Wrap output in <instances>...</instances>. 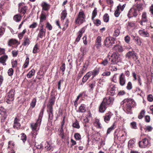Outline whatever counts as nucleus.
<instances>
[{
    "label": "nucleus",
    "mask_w": 153,
    "mask_h": 153,
    "mask_svg": "<svg viewBox=\"0 0 153 153\" xmlns=\"http://www.w3.org/2000/svg\"><path fill=\"white\" fill-rule=\"evenodd\" d=\"M135 102L131 99H127V102L126 104V106L124 109V111H126V112L127 114H131L132 112L131 109L135 105Z\"/></svg>",
    "instance_id": "f257e3e1"
},
{
    "label": "nucleus",
    "mask_w": 153,
    "mask_h": 153,
    "mask_svg": "<svg viewBox=\"0 0 153 153\" xmlns=\"http://www.w3.org/2000/svg\"><path fill=\"white\" fill-rule=\"evenodd\" d=\"M43 111L42 110L40 112L38 119L35 124H31V127L33 131H37L39 129L41 123L42 118L43 115Z\"/></svg>",
    "instance_id": "f03ea898"
},
{
    "label": "nucleus",
    "mask_w": 153,
    "mask_h": 153,
    "mask_svg": "<svg viewBox=\"0 0 153 153\" xmlns=\"http://www.w3.org/2000/svg\"><path fill=\"white\" fill-rule=\"evenodd\" d=\"M109 59L111 61V62L110 63V64H117L120 60L119 56L116 53H113L111 56V58H109Z\"/></svg>",
    "instance_id": "7ed1b4c3"
},
{
    "label": "nucleus",
    "mask_w": 153,
    "mask_h": 153,
    "mask_svg": "<svg viewBox=\"0 0 153 153\" xmlns=\"http://www.w3.org/2000/svg\"><path fill=\"white\" fill-rule=\"evenodd\" d=\"M15 91L13 89H11L10 91L8 93L6 99L7 100V102L8 103H10V102H12L14 99V92Z\"/></svg>",
    "instance_id": "20e7f679"
},
{
    "label": "nucleus",
    "mask_w": 153,
    "mask_h": 153,
    "mask_svg": "<svg viewBox=\"0 0 153 153\" xmlns=\"http://www.w3.org/2000/svg\"><path fill=\"white\" fill-rule=\"evenodd\" d=\"M85 16L82 11H80L77 18L76 20V22L79 24H80L85 21Z\"/></svg>",
    "instance_id": "39448f33"
},
{
    "label": "nucleus",
    "mask_w": 153,
    "mask_h": 153,
    "mask_svg": "<svg viewBox=\"0 0 153 153\" xmlns=\"http://www.w3.org/2000/svg\"><path fill=\"white\" fill-rule=\"evenodd\" d=\"M115 39L112 37H107L104 41V45L107 47L111 46L113 44H114Z\"/></svg>",
    "instance_id": "423d86ee"
},
{
    "label": "nucleus",
    "mask_w": 153,
    "mask_h": 153,
    "mask_svg": "<svg viewBox=\"0 0 153 153\" xmlns=\"http://www.w3.org/2000/svg\"><path fill=\"white\" fill-rule=\"evenodd\" d=\"M150 143L149 140L146 138H145L143 139L141 141L139 142V145L141 148H145Z\"/></svg>",
    "instance_id": "0eeeda50"
},
{
    "label": "nucleus",
    "mask_w": 153,
    "mask_h": 153,
    "mask_svg": "<svg viewBox=\"0 0 153 153\" xmlns=\"http://www.w3.org/2000/svg\"><path fill=\"white\" fill-rule=\"evenodd\" d=\"M126 57L128 59H130L132 57V59L135 61L137 59L138 56L136 53L134 51H129L126 55Z\"/></svg>",
    "instance_id": "6e6552de"
},
{
    "label": "nucleus",
    "mask_w": 153,
    "mask_h": 153,
    "mask_svg": "<svg viewBox=\"0 0 153 153\" xmlns=\"http://www.w3.org/2000/svg\"><path fill=\"white\" fill-rule=\"evenodd\" d=\"M114 99L113 97H109L107 98H105L102 102L107 105H112L113 104Z\"/></svg>",
    "instance_id": "1a4fd4ad"
},
{
    "label": "nucleus",
    "mask_w": 153,
    "mask_h": 153,
    "mask_svg": "<svg viewBox=\"0 0 153 153\" xmlns=\"http://www.w3.org/2000/svg\"><path fill=\"white\" fill-rule=\"evenodd\" d=\"M138 10L135 9H131L128 14V16L129 18L132 16L136 17L138 15Z\"/></svg>",
    "instance_id": "9d476101"
},
{
    "label": "nucleus",
    "mask_w": 153,
    "mask_h": 153,
    "mask_svg": "<svg viewBox=\"0 0 153 153\" xmlns=\"http://www.w3.org/2000/svg\"><path fill=\"white\" fill-rule=\"evenodd\" d=\"M116 87L115 85H110L108 88L109 94L111 96L114 95L116 93Z\"/></svg>",
    "instance_id": "9b49d317"
},
{
    "label": "nucleus",
    "mask_w": 153,
    "mask_h": 153,
    "mask_svg": "<svg viewBox=\"0 0 153 153\" xmlns=\"http://www.w3.org/2000/svg\"><path fill=\"white\" fill-rule=\"evenodd\" d=\"M119 83L121 86H124L126 83V79L125 76L123 73H121L120 75Z\"/></svg>",
    "instance_id": "f8f14e48"
},
{
    "label": "nucleus",
    "mask_w": 153,
    "mask_h": 153,
    "mask_svg": "<svg viewBox=\"0 0 153 153\" xmlns=\"http://www.w3.org/2000/svg\"><path fill=\"white\" fill-rule=\"evenodd\" d=\"M107 108L106 104L102 101L99 107V111L100 112L103 113L106 110Z\"/></svg>",
    "instance_id": "ddd939ff"
},
{
    "label": "nucleus",
    "mask_w": 153,
    "mask_h": 153,
    "mask_svg": "<svg viewBox=\"0 0 153 153\" xmlns=\"http://www.w3.org/2000/svg\"><path fill=\"white\" fill-rule=\"evenodd\" d=\"M111 116V113L110 112L105 114L103 117L104 121L106 123H108L109 121Z\"/></svg>",
    "instance_id": "4468645a"
},
{
    "label": "nucleus",
    "mask_w": 153,
    "mask_h": 153,
    "mask_svg": "<svg viewBox=\"0 0 153 153\" xmlns=\"http://www.w3.org/2000/svg\"><path fill=\"white\" fill-rule=\"evenodd\" d=\"M101 38L100 36H98L96 40L95 46L97 48L99 49L101 46Z\"/></svg>",
    "instance_id": "2eb2a0df"
},
{
    "label": "nucleus",
    "mask_w": 153,
    "mask_h": 153,
    "mask_svg": "<svg viewBox=\"0 0 153 153\" xmlns=\"http://www.w3.org/2000/svg\"><path fill=\"white\" fill-rule=\"evenodd\" d=\"M133 40L134 42L136 43V44L139 46H141L142 45V41L140 38L138 36H134Z\"/></svg>",
    "instance_id": "dca6fc26"
},
{
    "label": "nucleus",
    "mask_w": 153,
    "mask_h": 153,
    "mask_svg": "<svg viewBox=\"0 0 153 153\" xmlns=\"http://www.w3.org/2000/svg\"><path fill=\"white\" fill-rule=\"evenodd\" d=\"M139 33L140 35L145 37H148L149 35V33L144 29L139 30Z\"/></svg>",
    "instance_id": "f3484780"
},
{
    "label": "nucleus",
    "mask_w": 153,
    "mask_h": 153,
    "mask_svg": "<svg viewBox=\"0 0 153 153\" xmlns=\"http://www.w3.org/2000/svg\"><path fill=\"white\" fill-rule=\"evenodd\" d=\"M46 30L45 29L41 28L39 31V33L38 34V36L40 38H42L43 36H44L45 34Z\"/></svg>",
    "instance_id": "a211bd4d"
},
{
    "label": "nucleus",
    "mask_w": 153,
    "mask_h": 153,
    "mask_svg": "<svg viewBox=\"0 0 153 153\" xmlns=\"http://www.w3.org/2000/svg\"><path fill=\"white\" fill-rule=\"evenodd\" d=\"M7 58V56L6 55L1 56L0 58V62L2 63L4 65H6L5 62Z\"/></svg>",
    "instance_id": "6ab92c4d"
},
{
    "label": "nucleus",
    "mask_w": 153,
    "mask_h": 153,
    "mask_svg": "<svg viewBox=\"0 0 153 153\" xmlns=\"http://www.w3.org/2000/svg\"><path fill=\"white\" fill-rule=\"evenodd\" d=\"M30 40L27 37L25 36L24 38V42L22 43V45L24 46H26L30 44Z\"/></svg>",
    "instance_id": "aec40b11"
},
{
    "label": "nucleus",
    "mask_w": 153,
    "mask_h": 153,
    "mask_svg": "<svg viewBox=\"0 0 153 153\" xmlns=\"http://www.w3.org/2000/svg\"><path fill=\"white\" fill-rule=\"evenodd\" d=\"M113 49L117 51L121 52L123 51V49L121 46L116 45L113 48Z\"/></svg>",
    "instance_id": "412c9836"
},
{
    "label": "nucleus",
    "mask_w": 153,
    "mask_h": 153,
    "mask_svg": "<svg viewBox=\"0 0 153 153\" xmlns=\"http://www.w3.org/2000/svg\"><path fill=\"white\" fill-rule=\"evenodd\" d=\"M18 42V41L15 39H10L8 42V44L9 46H10L12 45H14Z\"/></svg>",
    "instance_id": "4be33fe9"
},
{
    "label": "nucleus",
    "mask_w": 153,
    "mask_h": 153,
    "mask_svg": "<svg viewBox=\"0 0 153 153\" xmlns=\"http://www.w3.org/2000/svg\"><path fill=\"white\" fill-rule=\"evenodd\" d=\"M86 111V110L85 105L83 104H82L79 107L77 112L84 113Z\"/></svg>",
    "instance_id": "5701e85b"
},
{
    "label": "nucleus",
    "mask_w": 153,
    "mask_h": 153,
    "mask_svg": "<svg viewBox=\"0 0 153 153\" xmlns=\"http://www.w3.org/2000/svg\"><path fill=\"white\" fill-rule=\"evenodd\" d=\"M42 9L45 10H48L49 9V5L46 2H44L42 3Z\"/></svg>",
    "instance_id": "b1692460"
},
{
    "label": "nucleus",
    "mask_w": 153,
    "mask_h": 153,
    "mask_svg": "<svg viewBox=\"0 0 153 153\" xmlns=\"http://www.w3.org/2000/svg\"><path fill=\"white\" fill-rule=\"evenodd\" d=\"M27 9V7L26 6H24L22 7L19 11L20 13L22 14H25L26 13V11Z\"/></svg>",
    "instance_id": "393cba45"
},
{
    "label": "nucleus",
    "mask_w": 153,
    "mask_h": 153,
    "mask_svg": "<svg viewBox=\"0 0 153 153\" xmlns=\"http://www.w3.org/2000/svg\"><path fill=\"white\" fill-rule=\"evenodd\" d=\"M46 16L45 13L42 12L40 16V22H42L43 21L46 20Z\"/></svg>",
    "instance_id": "a878e982"
},
{
    "label": "nucleus",
    "mask_w": 153,
    "mask_h": 153,
    "mask_svg": "<svg viewBox=\"0 0 153 153\" xmlns=\"http://www.w3.org/2000/svg\"><path fill=\"white\" fill-rule=\"evenodd\" d=\"M120 4L117 7L116 10L114 12V15L116 17H118L119 16L120 14Z\"/></svg>",
    "instance_id": "bb28decb"
},
{
    "label": "nucleus",
    "mask_w": 153,
    "mask_h": 153,
    "mask_svg": "<svg viewBox=\"0 0 153 153\" xmlns=\"http://www.w3.org/2000/svg\"><path fill=\"white\" fill-rule=\"evenodd\" d=\"M142 21H143L144 22H146L147 21V19L146 13L145 12H143L142 13Z\"/></svg>",
    "instance_id": "cd10ccee"
},
{
    "label": "nucleus",
    "mask_w": 153,
    "mask_h": 153,
    "mask_svg": "<svg viewBox=\"0 0 153 153\" xmlns=\"http://www.w3.org/2000/svg\"><path fill=\"white\" fill-rule=\"evenodd\" d=\"M67 12L65 10H63L61 14V20H64L67 15Z\"/></svg>",
    "instance_id": "c85d7f7f"
},
{
    "label": "nucleus",
    "mask_w": 153,
    "mask_h": 153,
    "mask_svg": "<svg viewBox=\"0 0 153 153\" xmlns=\"http://www.w3.org/2000/svg\"><path fill=\"white\" fill-rule=\"evenodd\" d=\"M13 19L16 22L20 21L21 19V17L20 15L16 14L13 17Z\"/></svg>",
    "instance_id": "c756f323"
},
{
    "label": "nucleus",
    "mask_w": 153,
    "mask_h": 153,
    "mask_svg": "<svg viewBox=\"0 0 153 153\" xmlns=\"http://www.w3.org/2000/svg\"><path fill=\"white\" fill-rule=\"evenodd\" d=\"M35 71L34 70L32 69L27 74V77L28 78H31L32 76L35 74Z\"/></svg>",
    "instance_id": "7c9ffc66"
},
{
    "label": "nucleus",
    "mask_w": 153,
    "mask_h": 153,
    "mask_svg": "<svg viewBox=\"0 0 153 153\" xmlns=\"http://www.w3.org/2000/svg\"><path fill=\"white\" fill-rule=\"evenodd\" d=\"M48 146H46L45 147L46 149V150L47 151H53V146H52L51 145L49 144L48 143Z\"/></svg>",
    "instance_id": "2f4dec72"
},
{
    "label": "nucleus",
    "mask_w": 153,
    "mask_h": 153,
    "mask_svg": "<svg viewBox=\"0 0 153 153\" xmlns=\"http://www.w3.org/2000/svg\"><path fill=\"white\" fill-rule=\"evenodd\" d=\"M135 140L133 139L132 140H130L128 142V147L129 148H132L134 144Z\"/></svg>",
    "instance_id": "473e14b6"
},
{
    "label": "nucleus",
    "mask_w": 153,
    "mask_h": 153,
    "mask_svg": "<svg viewBox=\"0 0 153 153\" xmlns=\"http://www.w3.org/2000/svg\"><path fill=\"white\" fill-rule=\"evenodd\" d=\"M135 26V23L134 22H128V23L127 27L128 28L134 27Z\"/></svg>",
    "instance_id": "72a5a7b5"
},
{
    "label": "nucleus",
    "mask_w": 153,
    "mask_h": 153,
    "mask_svg": "<svg viewBox=\"0 0 153 153\" xmlns=\"http://www.w3.org/2000/svg\"><path fill=\"white\" fill-rule=\"evenodd\" d=\"M47 111L48 112H53V105L48 104L47 105Z\"/></svg>",
    "instance_id": "f704fd0d"
},
{
    "label": "nucleus",
    "mask_w": 153,
    "mask_h": 153,
    "mask_svg": "<svg viewBox=\"0 0 153 153\" xmlns=\"http://www.w3.org/2000/svg\"><path fill=\"white\" fill-rule=\"evenodd\" d=\"M145 112L144 110H142L138 116V118L140 119H142L144 116Z\"/></svg>",
    "instance_id": "c9c22d12"
},
{
    "label": "nucleus",
    "mask_w": 153,
    "mask_h": 153,
    "mask_svg": "<svg viewBox=\"0 0 153 153\" xmlns=\"http://www.w3.org/2000/svg\"><path fill=\"white\" fill-rule=\"evenodd\" d=\"M20 136L21 137V140L23 142H25L26 141L27 139L26 135L24 133H22L20 134Z\"/></svg>",
    "instance_id": "e433bc0d"
},
{
    "label": "nucleus",
    "mask_w": 153,
    "mask_h": 153,
    "mask_svg": "<svg viewBox=\"0 0 153 153\" xmlns=\"http://www.w3.org/2000/svg\"><path fill=\"white\" fill-rule=\"evenodd\" d=\"M36 102V98H34L30 103V106L32 108H33L35 107Z\"/></svg>",
    "instance_id": "4c0bfd02"
},
{
    "label": "nucleus",
    "mask_w": 153,
    "mask_h": 153,
    "mask_svg": "<svg viewBox=\"0 0 153 153\" xmlns=\"http://www.w3.org/2000/svg\"><path fill=\"white\" fill-rule=\"evenodd\" d=\"M103 19L105 22H108L109 20V16L107 13H105L103 17Z\"/></svg>",
    "instance_id": "58836bf2"
},
{
    "label": "nucleus",
    "mask_w": 153,
    "mask_h": 153,
    "mask_svg": "<svg viewBox=\"0 0 153 153\" xmlns=\"http://www.w3.org/2000/svg\"><path fill=\"white\" fill-rule=\"evenodd\" d=\"M153 129V127L151 126H146L145 128H144V129L145 130L147 131L148 132L151 131Z\"/></svg>",
    "instance_id": "ea45409f"
},
{
    "label": "nucleus",
    "mask_w": 153,
    "mask_h": 153,
    "mask_svg": "<svg viewBox=\"0 0 153 153\" xmlns=\"http://www.w3.org/2000/svg\"><path fill=\"white\" fill-rule=\"evenodd\" d=\"M26 32V29H25L23 30L22 32L18 34V37L20 39H21L22 38L24 34Z\"/></svg>",
    "instance_id": "a19ab883"
},
{
    "label": "nucleus",
    "mask_w": 153,
    "mask_h": 153,
    "mask_svg": "<svg viewBox=\"0 0 153 153\" xmlns=\"http://www.w3.org/2000/svg\"><path fill=\"white\" fill-rule=\"evenodd\" d=\"M91 74L92 75L91 79H93L95 76L98 74L99 73V71L97 70H94L92 72H91Z\"/></svg>",
    "instance_id": "79ce46f5"
},
{
    "label": "nucleus",
    "mask_w": 153,
    "mask_h": 153,
    "mask_svg": "<svg viewBox=\"0 0 153 153\" xmlns=\"http://www.w3.org/2000/svg\"><path fill=\"white\" fill-rule=\"evenodd\" d=\"M55 101V97H53L50 99L48 104L53 105Z\"/></svg>",
    "instance_id": "37998d69"
},
{
    "label": "nucleus",
    "mask_w": 153,
    "mask_h": 153,
    "mask_svg": "<svg viewBox=\"0 0 153 153\" xmlns=\"http://www.w3.org/2000/svg\"><path fill=\"white\" fill-rule=\"evenodd\" d=\"M39 50V47L37 44H36L34 47L33 51V53H36L38 52Z\"/></svg>",
    "instance_id": "c03bdc74"
},
{
    "label": "nucleus",
    "mask_w": 153,
    "mask_h": 153,
    "mask_svg": "<svg viewBox=\"0 0 153 153\" xmlns=\"http://www.w3.org/2000/svg\"><path fill=\"white\" fill-rule=\"evenodd\" d=\"M105 81L103 79H99L98 82V85H100L101 87L104 84Z\"/></svg>",
    "instance_id": "a18cd8bd"
},
{
    "label": "nucleus",
    "mask_w": 153,
    "mask_h": 153,
    "mask_svg": "<svg viewBox=\"0 0 153 153\" xmlns=\"http://www.w3.org/2000/svg\"><path fill=\"white\" fill-rule=\"evenodd\" d=\"M97 9L96 8H95L92 13V19H94L96 17L97 15Z\"/></svg>",
    "instance_id": "49530a36"
},
{
    "label": "nucleus",
    "mask_w": 153,
    "mask_h": 153,
    "mask_svg": "<svg viewBox=\"0 0 153 153\" xmlns=\"http://www.w3.org/2000/svg\"><path fill=\"white\" fill-rule=\"evenodd\" d=\"M73 126L77 128H80L79 123L77 120H76L75 122L73 124Z\"/></svg>",
    "instance_id": "de8ad7c7"
},
{
    "label": "nucleus",
    "mask_w": 153,
    "mask_h": 153,
    "mask_svg": "<svg viewBox=\"0 0 153 153\" xmlns=\"http://www.w3.org/2000/svg\"><path fill=\"white\" fill-rule=\"evenodd\" d=\"M95 86V82H94L92 83L89 84V87L90 89L89 90L90 91H92L93 90V88Z\"/></svg>",
    "instance_id": "09e8293b"
},
{
    "label": "nucleus",
    "mask_w": 153,
    "mask_h": 153,
    "mask_svg": "<svg viewBox=\"0 0 153 153\" xmlns=\"http://www.w3.org/2000/svg\"><path fill=\"white\" fill-rule=\"evenodd\" d=\"M75 139L77 140H79L81 139V137L80 134L79 133H75L74 135Z\"/></svg>",
    "instance_id": "8fccbe9b"
},
{
    "label": "nucleus",
    "mask_w": 153,
    "mask_h": 153,
    "mask_svg": "<svg viewBox=\"0 0 153 153\" xmlns=\"http://www.w3.org/2000/svg\"><path fill=\"white\" fill-rule=\"evenodd\" d=\"M132 84L131 82H128L126 87L127 89L128 90H130L132 88Z\"/></svg>",
    "instance_id": "3c124183"
},
{
    "label": "nucleus",
    "mask_w": 153,
    "mask_h": 153,
    "mask_svg": "<svg viewBox=\"0 0 153 153\" xmlns=\"http://www.w3.org/2000/svg\"><path fill=\"white\" fill-rule=\"evenodd\" d=\"M108 63V61L107 59H105L104 60H103L102 62L100 64L104 66H106Z\"/></svg>",
    "instance_id": "603ef678"
},
{
    "label": "nucleus",
    "mask_w": 153,
    "mask_h": 153,
    "mask_svg": "<svg viewBox=\"0 0 153 153\" xmlns=\"http://www.w3.org/2000/svg\"><path fill=\"white\" fill-rule=\"evenodd\" d=\"M147 99L148 101L149 102H152L153 101V96L152 94H149L148 96Z\"/></svg>",
    "instance_id": "864d4df0"
},
{
    "label": "nucleus",
    "mask_w": 153,
    "mask_h": 153,
    "mask_svg": "<svg viewBox=\"0 0 153 153\" xmlns=\"http://www.w3.org/2000/svg\"><path fill=\"white\" fill-rule=\"evenodd\" d=\"M46 27L48 28L49 30H51L52 29V27L51 25L48 22L46 23Z\"/></svg>",
    "instance_id": "5fc2aeb1"
},
{
    "label": "nucleus",
    "mask_w": 153,
    "mask_h": 153,
    "mask_svg": "<svg viewBox=\"0 0 153 153\" xmlns=\"http://www.w3.org/2000/svg\"><path fill=\"white\" fill-rule=\"evenodd\" d=\"M124 40L126 42L128 43L130 41V37L128 35H127L125 37Z\"/></svg>",
    "instance_id": "6e6d98bb"
},
{
    "label": "nucleus",
    "mask_w": 153,
    "mask_h": 153,
    "mask_svg": "<svg viewBox=\"0 0 153 153\" xmlns=\"http://www.w3.org/2000/svg\"><path fill=\"white\" fill-rule=\"evenodd\" d=\"M20 126V124L19 123H14L13 127L17 129L19 128Z\"/></svg>",
    "instance_id": "4d7b16f0"
},
{
    "label": "nucleus",
    "mask_w": 153,
    "mask_h": 153,
    "mask_svg": "<svg viewBox=\"0 0 153 153\" xmlns=\"http://www.w3.org/2000/svg\"><path fill=\"white\" fill-rule=\"evenodd\" d=\"M65 64L64 63H63L62 64V65L61 66L60 68V69H61L62 71V73L63 74H64V71L65 69Z\"/></svg>",
    "instance_id": "13d9d810"
},
{
    "label": "nucleus",
    "mask_w": 153,
    "mask_h": 153,
    "mask_svg": "<svg viewBox=\"0 0 153 153\" xmlns=\"http://www.w3.org/2000/svg\"><path fill=\"white\" fill-rule=\"evenodd\" d=\"M131 127L134 129L137 128V126L136 125V123L135 122H133L131 123Z\"/></svg>",
    "instance_id": "bf43d9fd"
},
{
    "label": "nucleus",
    "mask_w": 153,
    "mask_h": 153,
    "mask_svg": "<svg viewBox=\"0 0 153 153\" xmlns=\"http://www.w3.org/2000/svg\"><path fill=\"white\" fill-rule=\"evenodd\" d=\"M120 33V31L118 29L116 30L114 33L113 35L114 36L117 37V36Z\"/></svg>",
    "instance_id": "052dcab7"
},
{
    "label": "nucleus",
    "mask_w": 153,
    "mask_h": 153,
    "mask_svg": "<svg viewBox=\"0 0 153 153\" xmlns=\"http://www.w3.org/2000/svg\"><path fill=\"white\" fill-rule=\"evenodd\" d=\"M88 65V62H86L84 64L83 66V68L82 69V70L83 71H85L87 69V66Z\"/></svg>",
    "instance_id": "680f3d73"
},
{
    "label": "nucleus",
    "mask_w": 153,
    "mask_h": 153,
    "mask_svg": "<svg viewBox=\"0 0 153 153\" xmlns=\"http://www.w3.org/2000/svg\"><path fill=\"white\" fill-rule=\"evenodd\" d=\"M84 73V72L83 71H80V72H79V74L78 75V76L77 77V80H79V79H80L81 77L82 76L83 74Z\"/></svg>",
    "instance_id": "e2e57ef3"
},
{
    "label": "nucleus",
    "mask_w": 153,
    "mask_h": 153,
    "mask_svg": "<svg viewBox=\"0 0 153 153\" xmlns=\"http://www.w3.org/2000/svg\"><path fill=\"white\" fill-rule=\"evenodd\" d=\"M145 121L146 123H149L150 121V117L149 115H146L145 117Z\"/></svg>",
    "instance_id": "0e129e2a"
},
{
    "label": "nucleus",
    "mask_w": 153,
    "mask_h": 153,
    "mask_svg": "<svg viewBox=\"0 0 153 153\" xmlns=\"http://www.w3.org/2000/svg\"><path fill=\"white\" fill-rule=\"evenodd\" d=\"M13 71L12 68H10L9 69L8 71V74L10 76H11L13 75Z\"/></svg>",
    "instance_id": "69168bd1"
},
{
    "label": "nucleus",
    "mask_w": 153,
    "mask_h": 153,
    "mask_svg": "<svg viewBox=\"0 0 153 153\" xmlns=\"http://www.w3.org/2000/svg\"><path fill=\"white\" fill-rule=\"evenodd\" d=\"M12 53L13 57H16L18 54V51L14 50L12 51Z\"/></svg>",
    "instance_id": "338daca9"
},
{
    "label": "nucleus",
    "mask_w": 153,
    "mask_h": 153,
    "mask_svg": "<svg viewBox=\"0 0 153 153\" xmlns=\"http://www.w3.org/2000/svg\"><path fill=\"white\" fill-rule=\"evenodd\" d=\"M37 25V24L36 23L33 22V23L29 27L30 28H34L36 27Z\"/></svg>",
    "instance_id": "774afa93"
}]
</instances>
